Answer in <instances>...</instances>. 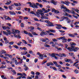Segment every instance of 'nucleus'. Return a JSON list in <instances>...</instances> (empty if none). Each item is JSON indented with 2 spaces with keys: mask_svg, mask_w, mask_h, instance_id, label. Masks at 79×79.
<instances>
[{
  "mask_svg": "<svg viewBox=\"0 0 79 79\" xmlns=\"http://www.w3.org/2000/svg\"><path fill=\"white\" fill-rule=\"evenodd\" d=\"M6 20H8V21H10V20H11V19L10 18V17H8L6 19Z\"/></svg>",
  "mask_w": 79,
  "mask_h": 79,
  "instance_id": "de8ad7c7",
  "label": "nucleus"
},
{
  "mask_svg": "<svg viewBox=\"0 0 79 79\" xmlns=\"http://www.w3.org/2000/svg\"><path fill=\"white\" fill-rule=\"evenodd\" d=\"M74 72L76 74H77V73H79V71H78V70H75L74 71Z\"/></svg>",
  "mask_w": 79,
  "mask_h": 79,
  "instance_id": "79ce46f5",
  "label": "nucleus"
},
{
  "mask_svg": "<svg viewBox=\"0 0 79 79\" xmlns=\"http://www.w3.org/2000/svg\"><path fill=\"white\" fill-rule=\"evenodd\" d=\"M35 63H37V61H38V59L36 58L35 59Z\"/></svg>",
  "mask_w": 79,
  "mask_h": 79,
  "instance_id": "bf43d9fd",
  "label": "nucleus"
},
{
  "mask_svg": "<svg viewBox=\"0 0 79 79\" xmlns=\"http://www.w3.org/2000/svg\"><path fill=\"white\" fill-rule=\"evenodd\" d=\"M55 54L53 53L51 54V56H52V57H54V58L55 57Z\"/></svg>",
  "mask_w": 79,
  "mask_h": 79,
  "instance_id": "37998d69",
  "label": "nucleus"
},
{
  "mask_svg": "<svg viewBox=\"0 0 79 79\" xmlns=\"http://www.w3.org/2000/svg\"><path fill=\"white\" fill-rule=\"evenodd\" d=\"M2 32L3 33V34H5L6 35H8V32L4 31H3Z\"/></svg>",
  "mask_w": 79,
  "mask_h": 79,
  "instance_id": "bb28decb",
  "label": "nucleus"
},
{
  "mask_svg": "<svg viewBox=\"0 0 79 79\" xmlns=\"http://www.w3.org/2000/svg\"><path fill=\"white\" fill-rule=\"evenodd\" d=\"M35 74H36V75H37V76H39V75H40V73H39V72H36V73H35Z\"/></svg>",
  "mask_w": 79,
  "mask_h": 79,
  "instance_id": "13d9d810",
  "label": "nucleus"
},
{
  "mask_svg": "<svg viewBox=\"0 0 79 79\" xmlns=\"http://www.w3.org/2000/svg\"><path fill=\"white\" fill-rule=\"evenodd\" d=\"M17 75L18 76H22L23 75V73H17Z\"/></svg>",
  "mask_w": 79,
  "mask_h": 79,
  "instance_id": "603ef678",
  "label": "nucleus"
},
{
  "mask_svg": "<svg viewBox=\"0 0 79 79\" xmlns=\"http://www.w3.org/2000/svg\"><path fill=\"white\" fill-rule=\"evenodd\" d=\"M61 19H65L67 20V23H69L70 22V19H69L68 18V17H65L64 16L61 18Z\"/></svg>",
  "mask_w": 79,
  "mask_h": 79,
  "instance_id": "423d86ee",
  "label": "nucleus"
},
{
  "mask_svg": "<svg viewBox=\"0 0 79 79\" xmlns=\"http://www.w3.org/2000/svg\"><path fill=\"white\" fill-rule=\"evenodd\" d=\"M21 44H22V43L21 42H20L17 44V45H19V46H20L21 45Z\"/></svg>",
  "mask_w": 79,
  "mask_h": 79,
  "instance_id": "6e6d98bb",
  "label": "nucleus"
},
{
  "mask_svg": "<svg viewBox=\"0 0 79 79\" xmlns=\"http://www.w3.org/2000/svg\"><path fill=\"white\" fill-rule=\"evenodd\" d=\"M59 56H60V57H63V56H62V54H61V53H60L59 54Z\"/></svg>",
  "mask_w": 79,
  "mask_h": 79,
  "instance_id": "0e129e2a",
  "label": "nucleus"
},
{
  "mask_svg": "<svg viewBox=\"0 0 79 79\" xmlns=\"http://www.w3.org/2000/svg\"><path fill=\"white\" fill-rule=\"evenodd\" d=\"M41 41H42V42H46V40H45V39H41Z\"/></svg>",
  "mask_w": 79,
  "mask_h": 79,
  "instance_id": "052dcab7",
  "label": "nucleus"
},
{
  "mask_svg": "<svg viewBox=\"0 0 79 79\" xmlns=\"http://www.w3.org/2000/svg\"><path fill=\"white\" fill-rule=\"evenodd\" d=\"M64 4H61L60 5L61 8H63L64 11V12H67L68 13H70V10L68 9L66 7L64 6Z\"/></svg>",
  "mask_w": 79,
  "mask_h": 79,
  "instance_id": "f03ea898",
  "label": "nucleus"
},
{
  "mask_svg": "<svg viewBox=\"0 0 79 79\" xmlns=\"http://www.w3.org/2000/svg\"><path fill=\"white\" fill-rule=\"evenodd\" d=\"M36 4L37 6H40V8H42V7H43V6H42V4H39V3H36Z\"/></svg>",
  "mask_w": 79,
  "mask_h": 79,
  "instance_id": "dca6fc26",
  "label": "nucleus"
},
{
  "mask_svg": "<svg viewBox=\"0 0 79 79\" xmlns=\"http://www.w3.org/2000/svg\"><path fill=\"white\" fill-rule=\"evenodd\" d=\"M37 55H39V56L38 57V58L40 59V60H44V57L45 58H47V55L46 54H42L40 53V52H38L37 53Z\"/></svg>",
  "mask_w": 79,
  "mask_h": 79,
  "instance_id": "f257e3e1",
  "label": "nucleus"
},
{
  "mask_svg": "<svg viewBox=\"0 0 79 79\" xmlns=\"http://www.w3.org/2000/svg\"><path fill=\"white\" fill-rule=\"evenodd\" d=\"M36 16H37V17H40V14L39 13H38V12H36Z\"/></svg>",
  "mask_w": 79,
  "mask_h": 79,
  "instance_id": "473e14b6",
  "label": "nucleus"
},
{
  "mask_svg": "<svg viewBox=\"0 0 79 79\" xmlns=\"http://www.w3.org/2000/svg\"><path fill=\"white\" fill-rule=\"evenodd\" d=\"M68 35L69 37H73V38H74V37H75V35H73L71 33H69Z\"/></svg>",
  "mask_w": 79,
  "mask_h": 79,
  "instance_id": "ddd939ff",
  "label": "nucleus"
},
{
  "mask_svg": "<svg viewBox=\"0 0 79 79\" xmlns=\"http://www.w3.org/2000/svg\"><path fill=\"white\" fill-rule=\"evenodd\" d=\"M14 44V42L13 41L10 42L9 43V44L10 45H13Z\"/></svg>",
  "mask_w": 79,
  "mask_h": 79,
  "instance_id": "3c124183",
  "label": "nucleus"
},
{
  "mask_svg": "<svg viewBox=\"0 0 79 79\" xmlns=\"http://www.w3.org/2000/svg\"><path fill=\"white\" fill-rule=\"evenodd\" d=\"M60 68H59V69H58V71H61V72H64V71L62 69H61Z\"/></svg>",
  "mask_w": 79,
  "mask_h": 79,
  "instance_id": "2f4dec72",
  "label": "nucleus"
},
{
  "mask_svg": "<svg viewBox=\"0 0 79 79\" xmlns=\"http://www.w3.org/2000/svg\"><path fill=\"white\" fill-rule=\"evenodd\" d=\"M30 28L31 29L30 30L31 32H32V31H31V30H34V27L32 26H30Z\"/></svg>",
  "mask_w": 79,
  "mask_h": 79,
  "instance_id": "c85d7f7f",
  "label": "nucleus"
},
{
  "mask_svg": "<svg viewBox=\"0 0 79 79\" xmlns=\"http://www.w3.org/2000/svg\"><path fill=\"white\" fill-rule=\"evenodd\" d=\"M3 53H4V54L6 53V51L5 50H1L0 52V54H1V55H2Z\"/></svg>",
  "mask_w": 79,
  "mask_h": 79,
  "instance_id": "2eb2a0df",
  "label": "nucleus"
},
{
  "mask_svg": "<svg viewBox=\"0 0 79 79\" xmlns=\"http://www.w3.org/2000/svg\"><path fill=\"white\" fill-rule=\"evenodd\" d=\"M34 20H35V21H39V20H38V19H37L36 18H34Z\"/></svg>",
  "mask_w": 79,
  "mask_h": 79,
  "instance_id": "09e8293b",
  "label": "nucleus"
},
{
  "mask_svg": "<svg viewBox=\"0 0 79 79\" xmlns=\"http://www.w3.org/2000/svg\"><path fill=\"white\" fill-rule=\"evenodd\" d=\"M15 62L16 65H18V61H17V60H15Z\"/></svg>",
  "mask_w": 79,
  "mask_h": 79,
  "instance_id": "ea45409f",
  "label": "nucleus"
},
{
  "mask_svg": "<svg viewBox=\"0 0 79 79\" xmlns=\"http://www.w3.org/2000/svg\"><path fill=\"white\" fill-rule=\"evenodd\" d=\"M56 13H59V11L57 10H55L54 12Z\"/></svg>",
  "mask_w": 79,
  "mask_h": 79,
  "instance_id": "69168bd1",
  "label": "nucleus"
},
{
  "mask_svg": "<svg viewBox=\"0 0 79 79\" xmlns=\"http://www.w3.org/2000/svg\"><path fill=\"white\" fill-rule=\"evenodd\" d=\"M67 49L70 52H72V51H73V48H72L71 47H69V48H67Z\"/></svg>",
  "mask_w": 79,
  "mask_h": 79,
  "instance_id": "5701e85b",
  "label": "nucleus"
},
{
  "mask_svg": "<svg viewBox=\"0 0 79 79\" xmlns=\"http://www.w3.org/2000/svg\"><path fill=\"white\" fill-rule=\"evenodd\" d=\"M14 5L15 6H21V3H14Z\"/></svg>",
  "mask_w": 79,
  "mask_h": 79,
  "instance_id": "f8f14e48",
  "label": "nucleus"
},
{
  "mask_svg": "<svg viewBox=\"0 0 79 79\" xmlns=\"http://www.w3.org/2000/svg\"><path fill=\"white\" fill-rule=\"evenodd\" d=\"M60 2L61 3H62V4H65V5H66L67 6H69V4H70V2L67 0L64 1V2L63 1H61Z\"/></svg>",
  "mask_w": 79,
  "mask_h": 79,
  "instance_id": "20e7f679",
  "label": "nucleus"
},
{
  "mask_svg": "<svg viewBox=\"0 0 79 79\" xmlns=\"http://www.w3.org/2000/svg\"><path fill=\"white\" fill-rule=\"evenodd\" d=\"M47 26L48 27H51V26H53V23H51L50 22H49L47 24H46Z\"/></svg>",
  "mask_w": 79,
  "mask_h": 79,
  "instance_id": "9b49d317",
  "label": "nucleus"
},
{
  "mask_svg": "<svg viewBox=\"0 0 79 79\" xmlns=\"http://www.w3.org/2000/svg\"><path fill=\"white\" fill-rule=\"evenodd\" d=\"M21 27H23L24 26V24L23 23H21Z\"/></svg>",
  "mask_w": 79,
  "mask_h": 79,
  "instance_id": "5fc2aeb1",
  "label": "nucleus"
},
{
  "mask_svg": "<svg viewBox=\"0 0 79 79\" xmlns=\"http://www.w3.org/2000/svg\"><path fill=\"white\" fill-rule=\"evenodd\" d=\"M41 9H42L43 12H44V13H47V10H45V8H42Z\"/></svg>",
  "mask_w": 79,
  "mask_h": 79,
  "instance_id": "393cba45",
  "label": "nucleus"
},
{
  "mask_svg": "<svg viewBox=\"0 0 79 79\" xmlns=\"http://www.w3.org/2000/svg\"><path fill=\"white\" fill-rule=\"evenodd\" d=\"M66 42H67V40L65 38L63 40V41H62V42H63V43Z\"/></svg>",
  "mask_w": 79,
  "mask_h": 79,
  "instance_id": "58836bf2",
  "label": "nucleus"
},
{
  "mask_svg": "<svg viewBox=\"0 0 79 79\" xmlns=\"http://www.w3.org/2000/svg\"><path fill=\"white\" fill-rule=\"evenodd\" d=\"M56 67H57L58 68H61V65H58V64L56 65Z\"/></svg>",
  "mask_w": 79,
  "mask_h": 79,
  "instance_id": "c756f323",
  "label": "nucleus"
},
{
  "mask_svg": "<svg viewBox=\"0 0 79 79\" xmlns=\"http://www.w3.org/2000/svg\"><path fill=\"white\" fill-rule=\"evenodd\" d=\"M31 34H32L34 35H38V34L35 33V32H33L31 33Z\"/></svg>",
  "mask_w": 79,
  "mask_h": 79,
  "instance_id": "72a5a7b5",
  "label": "nucleus"
},
{
  "mask_svg": "<svg viewBox=\"0 0 79 79\" xmlns=\"http://www.w3.org/2000/svg\"><path fill=\"white\" fill-rule=\"evenodd\" d=\"M18 68L19 71H21V72H22V69H21V67H19Z\"/></svg>",
  "mask_w": 79,
  "mask_h": 79,
  "instance_id": "4d7b16f0",
  "label": "nucleus"
},
{
  "mask_svg": "<svg viewBox=\"0 0 79 79\" xmlns=\"http://www.w3.org/2000/svg\"><path fill=\"white\" fill-rule=\"evenodd\" d=\"M56 26H58V27H62V25H60V24H57Z\"/></svg>",
  "mask_w": 79,
  "mask_h": 79,
  "instance_id": "680f3d73",
  "label": "nucleus"
},
{
  "mask_svg": "<svg viewBox=\"0 0 79 79\" xmlns=\"http://www.w3.org/2000/svg\"><path fill=\"white\" fill-rule=\"evenodd\" d=\"M49 31L51 32H56V31L54 30H50Z\"/></svg>",
  "mask_w": 79,
  "mask_h": 79,
  "instance_id": "4c0bfd02",
  "label": "nucleus"
},
{
  "mask_svg": "<svg viewBox=\"0 0 79 79\" xmlns=\"http://www.w3.org/2000/svg\"><path fill=\"white\" fill-rule=\"evenodd\" d=\"M65 61H66V62H67V63H68L70 61H71V60L70 59H65Z\"/></svg>",
  "mask_w": 79,
  "mask_h": 79,
  "instance_id": "aec40b11",
  "label": "nucleus"
},
{
  "mask_svg": "<svg viewBox=\"0 0 79 79\" xmlns=\"http://www.w3.org/2000/svg\"><path fill=\"white\" fill-rule=\"evenodd\" d=\"M7 69H13V68L10 67H7Z\"/></svg>",
  "mask_w": 79,
  "mask_h": 79,
  "instance_id": "338daca9",
  "label": "nucleus"
},
{
  "mask_svg": "<svg viewBox=\"0 0 79 79\" xmlns=\"http://www.w3.org/2000/svg\"><path fill=\"white\" fill-rule=\"evenodd\" d=\"M9 9L10 10H12L13 9V8L11 6H9Z\"/></svg>",
  "mask_w": 79,
  "mask_h": 79,
  "instance_id": "cd10ccee",
  "label": "nucleus"
},
{
  "mask_svg": "<svg viewBox=\"0 0 79 79\" xmlns=\"http://www.w3.org/2000/svg\"><path fill=\"white\" fill-rule=\"evenodd\" d=\"M29 53L31 54H33L34 53L32 51H29Z\"/></svg>",
  "mask_w": 79,
  "mask_h": 79,
  "instance_id": "774afa93",
  "label": "nucleus"
},
{
  "mask_svg": "<svg viewBox=\"0 0 79 79\" xmlns=\"http://www.w3.org/2000/svg\"><path fill=\"white\" fill-rule=\"evenodd\" d=\"M51 3H53L54 5H56V2L55 1H54V0H52L51 1Z\"/></svg>",
  "mask_w": 79,
  "mask_h": 79,
  "instance_id": "6ab92c4d",
  "label": "nucleus"
},
{
  "mask_svg": "<svg viewBox=\"0 0 79 79\" xmlns=\"http://www.w3.org/2000/svg\"><path fill=\"white\" fill-rule=\"evenodd\" d=\"M11 71H12L13 73H14V74H16V71L15 70H13Z\"/></svg>",
  "mask_w": 79,
  "mask_h": 79,
  "instance_id": "a19ab883",
  "label": "nucleus"
},
{
  "mask_svg": "<svg viewBox=\"0 0 79 79\" xmlns=\"http://www.w3.org/2000/svg\"><path fill=\"white\" fill-rule=\"evenodd\" d=\"M16 58H17L18 60H21V61H20V62L19 63V64H22L23 63V62L22 61H23V59H21V58H19V56H17L16 57Z\"/></svg>",
  "mask_w": 79,
  "mask_h": 79,
  "instance_id": "0eeeda50",
  "label": "nucleus"
},
{
  "mask_svg": "<svg viewBox=\"0 0 79 79\" xmlns=\"http://www.w3.org/2000/svg\"><path fill=\"white\" fill-rule=\"evenodd\" d=\"M69 13H72V14H75V12L73 10L70 11V12H68Z\"/></svg>",
  "mask_w": 79,
  "mask_h": 79,
  "instance_id": "f704fd0d",
  "label": "nucleus"
},
{
  "mask_svg": "<svg viewBox=\"0 0 79 79\" xmlns=\"http://www.w3.org/2000/svg\"><path fill=\"white\" fill-rule=\"evenodd\" d=\"M78 50L79 48L76 47L73 49V51H74V52H77V50Z\"/></svg>",
  "mask_w": 79,
  "mask_h": 79,
  "instance_id": "412c9836",
  "label": "nucleus"
},
{
  "mask_svg": "<svg viewBox=\"0 0 79 79\" xmlns=\"http://www.w3.org/2000/svg\"><path fill=\"white\" fill-rule=\"evenodd\" d=\"M52 41H53V42H57L58 41V40H56L55 39H52Z\"/></svg>",
  "mask_w": 79,
  "mask_h": 79,
  "instance_id": "49530a36",
  "label": "nucleus"
},
{
  "mask_svg": "<svg viewBox=\"0 0 79 79\" xmlns=\"http://www.w3.org/2000/svg\"><path fill=\"white\" fill-rule=\"evenodd\" d=\"M61 39L63 40L65 39V36L61 37Z\"/></svg>",
  "mask_w": 79,
  "mask_h": 79,
  "instance_id": "864d4df0",
  "label": "nucleus"
},
{
  "mask_svg": "<svg viewBox=\"0 0 79 79\" xmlns=\"http://www.w3.org/2000/svg\"><path fill=\"white\" fill-rule=\"evenodd\" d=\"M24 70H25V71H27V70H29V68L27 67H25L24 68Z\"/></svg>",
  "mask_w": 79,
  "mask_h": 79,
  "instance_id": "e433bc0d",
  "label": "nucleus"
},
{
  "mask_svg": "<svg viewBox=\"0 0 79 79\" xmlns=\"http://www.w3.org/2000/svg\"><path fill=\"white\" fill-rule=\"evenodd\" d=\"M2 29H4V30L6 29V26H2Z\"/></svg>",
  "mask_w": 79,
  "mask_h": 79,
  "instance_id": "a18cd8bd",
  "label": "nucleus"
},
{
  "mask_svg": "<svg viewBox=\"0 0 79 79\" xmlns=\"http://www.w3.org/2000/svg\"><path fill=\"white\" fill-rule=\"evenodd\" d=\"M26 54H27V51H24L22 54V55H26Z\"/></svg>",
  "mask_w": 79,
  "mask_h": 79,
  "instance_id": "b1692460",
  "label": "nucleus"
},
{
  "mask_svg": "<svg viewBox=\"0 0 79 79\" xmlns=\"http://www.w3.org/2000/svg\"><path fill=\"white\" fill-rule=\"evenodd\" d=\"M9 12L10 15H16V13L13 11H9Z\"/></svg>",
  "mask_w": 79,
  "mask_h": 79,
  "instance_id": "9d476101",
  "label": "nucleus"
},
{
  "mask_svg": "<svg viewBox=\"0 0 79 79\" xmlns=\"http://www.w3.org/2000/svg\"><path fill=\"white\" fill-rule=\"evenodd\" d=\"M30 14H32V15H35V12L33 11H32L30 12Z\"/></svg>",
  "mask_w": 79,
  "mask_h": 79,
  "instance_id": "c03bdc74",
  "label": "nucleus"
},
{
  "mask_svg": "<svg viewBox=\"0 0 79 79\" xmlns=\"http://www.w3.org/2000/svg\"><path fill=\"white\" fill-rule=\"evenodd\" d=\"M49 44V43H48V41L46 42L45 44H44V47H49V48H50V46L48 44Z\"/></svg>",
  "mask_w": 79,
  "mask_h": 79,
  "instance_id": "6e6552de",
  "label": "nucleus"
},
{
  "mask_svg": "<svg viewBox=\"0 0 79 79\" xmlns=\"http://www.w3.org/2000/svg\"><path fill=\"white\" fill-rule=\"evenodd\" d=\"M14 31H15V33H17V34H19V32H20V31L19 30H14Z\"/></svg>",
  "mask_w": 79,
  "mask_h": 79,
  "instance_id": "a878e982",
  "label": "nucleus"
},
{
  "mask_svg": "<svg viewBox=\"0 0 79 79\" xmlns=\"http://www.w3.org/2000/svg\"><path fill=\"white\" fill-rule=\"evenodd\" d=\"M5 67L3 66V65H2V66L1 67H0V69H3L5 68Z\"/></svg>",
  "mask_w": 79,
  "mask_h": 79,
  "instance_id": "e2e57ef3",
  "label": "nucleus"
},
{
  "mask_svg": "<svg viewBox=\"0 0 79 79\" xmlns=\"http://www.w3.org/2000/svg\"><path fill=\"white\" fill-rule=\"evenodd\" d=\"M6 31H7L8 34L9 35H11V31H10V30H6Z\"/></svg>",
  "mask_w": 79,
  "mask_h": 79,
  "instance_id": "4be33fe9",
  "label": "nucleus"
},
{
  "mask_svg": "<svg viewBox=\"0 0 79 79\" xmlns=\"http://www.w3.org/2000/svg\"><path fill=\"white\" fill-rule=\"evenodd\" d=\"M22 41H23V43H24V44H27V42L25 41L24 40H22Z\"/></svg>",
  "mask_w": 79,
  "mask_h": 79,
  "instance_id": "c9c22d12",
  "label": "nucleus"
},
{
  "mask_svg": "<svg viewBox=\"0 0 79 79\" xmlns=\"http://www.w3.org/2000/svg\"><path fill=\"white\" fill-rule=\"evenodd\" d=\"M28 34L29 35V36H30V37H34V36L32 35L30 33H28Z\"/></svg>",
  "mask_w": 79,
  "mask_h": 79,
  "instance_id": "7c9ffc66",
  "label": "nucleus"
},
{
  "mask_svg": "<svg viewBox=\"0 0 79 79\" xmlns=\"http://www.w3.org/2000/svg\"><path fill=\"white\" fill-rule=\"evenodd\" d=\"M37 13H39L40 14V13H43L44 12L42 11V10L41 9H40L39 10H37Z\"/></svg>",
  "mask_w": 79,
  "mask_h": 79,
  "instance_id": "a211bd4d",
  "label": "nucleus"
},
{
  "mask_svg": "<svg viewBox=\"0 0 79 79\" xmlns=\"http://www.w3.org/2000/svg\"><path fill=\"white\" fill-rule=\"evenodd\" d=\"M65 16H68V17H70V18H72V16L71 15H69L68 14V13L65 12Z\"/></svg>",
  "mask_w": 79,
  "mask_h": 79,
  "instance_id": "f3484780",
  "label": "nucleus"
},
{
  "mask_svg": "<svg viewBox=\"0 0 79 79\" xmlns=\"http://www.w3.org/2000/svg\"><path fill=\"white\" fill-rule=\"evenodd\" d=\"M40 35L41 36H44V35H47V33L45 31H42L40 34Z\"/></svg>",
  "mask_w": 79,
  "mask_h": 79,
  "instance_id": "1a4fd4ad",
  "label": "nucleus"
},
{
  "mask_svg": "<svg viewBox=\"0 0 79 79\" xmlns=\"http://www.w3.org/2000/svg\"><path fill=\"white\" fill-rule=\"evenodd\" d=\"M59 32H61V33H64L65 32V31H63L61 30H59Z\"/></svg>",
  "mask_w": 79,
  "mask_h": 79,
  "instance_id": "8fccbe9b",
  "label": "nucleus"
},
{
  "mask_svg": "<svg viewBox=\"0 0 79 79\" xmlns=\"http://www.w3.org/2000/svg\"><path fill=\"white\" fill-rule=\"evenodd\" d=\"M28 3L29 4V6H30V7H32L33 8H38V7L37 6V5L35 4L34 2H32V3H31V2H28Z\"/></svg>",
  "mask_w": 79,
  "mask_h": 79,
  "instance_id": "7ed1b4c3",
  "label": "nucleus"
},
{
  "mask_svg": "<svg viewBox=\"0 0 79 79\" xmlns=\"http://www.w3.org/2000/svg\"><path fill=\"white\" fill-rule=\"evenodd\" d=\"M40 15L42 16L41 17V19H44H44H48V17L44 16V13H40Z\"/></svg>",
  "mask_w": 79,
  "mask_h": 79,
  "instance_id": "39448f33",
  "label": "nucleus"
},
{
  "mask_svg": "<svg viewBox=\"0 0 79 79\" xmlns=\"http://www.w3.org/2000/svg\"><path fill=\"white\" fill-rule=\"evenodd\" d=\"M76 45V44L74 43H72V44H71V47L73 48H74V47H75V45Z\"/></svg>",
  "mask_w": 79,
  "mask_h": 79,
  "instance_id": "4468645a",
  "label": "nucleus"
}]
</instances>
